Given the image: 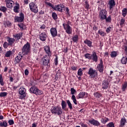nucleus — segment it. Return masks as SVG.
<instances>
[{"instance_id": "59", "label": "nucleus", "mask_w": 127, "mask_h": 127, "mask_svg": "<svg viewBox=\"0 0 127 127\" xmlns=\"http://www.w3.org/2000/svg\"><path fill=\"white\" fill-rule=\"evenodd\" d=\"M55 65H57L58 64V57L56 56V58L55 60Z\"/></svg>"}, {"instance_id": "39", "label": "nucleus", "mask_w": 127, "mask_h": 127, "mask_svg": "<svg viewBox=\"0 0 127 127\" xmlns=\"http://www.w3.org/2000/svg\"><path fill=\"white\" fill-rule=\"evenodd\" d=\"M125 22H126V20L124 18H122L120 22V25L121 26V27H123V26H124Z\"/></svg>"}, {"instance_id": "2", "label": "nucleus", "mask_w": 127, "mask_h": 127, "mask_svg": "<svg viewBox=\"0 0 127 127\" xmlns=\"http://www.w3.org/2000/svg\"><path fill=\"white\" fill-rule=\"evenodd\" d=\"M70 24H71V22L69 21L63 24L64 29L67 34H72V31H73V29L70 26Z\"/></svg>"}, {"instance_id": "10", "label": "nucleus", "mask_w": 127, "mask_h": 127, "mask_svg": "<svg viewBox=\"0 0 127 127\" xmlns=\"http://www.w3.org/2000/svg\"><path fill=\"white\" fill-rule=\"evenodd\" d=\"M20 16H15V21H17V22H22L23 20H24V14L21 12L19 14Z\"/></svg>"}, {"instance_id": "17", "label": "nucleus", "mask_w": 127, "mask_h": 127, "mask_svg": "<svg viewBox=\"0 0 127 127\" xmlns=\"http://www.w3.org/2000/svg\"><path fill=\"white\" fill-rule=\"evenodd\" d=\"M7 39L8 45L12 46V44L15 42V39H14V38H10L9 37H7Z\"/></svg>"}, {"instance_id": "28", "label": "nucleus", "mask_w": 127, "mask_h": 127, "mask_svg": "<svg viewBox=\"0 0 127 127\" xmlns=\"http://www.w3.org/2000/svg\"><path fill=\"white\" fill-rule=\"evenodd\" d=\"M3 24L5 27H6V26L7 27H9V26H11V23L8 20H6L5 21H4L3 23Z\"/></svg>"}, {"instance_id": "47", "label": "nucleus", "mask_w": 127, "mask_h": 127, "mask_svg": "<svg viewBox=\"0 0 127 127\" xmlns=\"http://www.w3.org/2000/svg\"><path fill=\"white\" fill-rule=\"evenodd\" d=\"M78 76H82L83 75V70L82 68H79L77 72Z\"/></svg>"}, {"instance_id": "3", "label": "nucleus", "mask_w": 127, "mask_h": 127, "mask_svg": "<svg viewBox=\"0 0 127 127\" xmlns=\"http://www.w3.org/2000/svg\"><path fill=\"white\" fill-rule=\"evenodd\" d=\"M87 74L89 75L90 78L94 79L95 81L98 80V72H97V70L93 69V68L89 69Z\"/></svg>"}, {"instance_id": "19", "label": "nucleus", "mask_w": 127, "mask_h": 127, "mask_svg": "<svg viewBox=\"0 0 127 127\" xmlns=\"http://www.w3.org/2000/svg\"><path fill=\"white\" fill-rule=\"evenodd\" d=\"M40 39L42 41H45L46 40V38L47 37V36L46 35L45 33H42L39 35Z\"/></svg>"}, {"instance_id": "16", "label": "nucleus", "mask_w": 127, "mask_h": 127, "mask_svg": "<svg viewBox=\"0 0 127 127\" xmlns=\"http://www.w3.org/2000/svg\"><path fill=\"white\" fill-rule=\"evenodd\" d=\"M91 60H93L94 62H98V56L96 52L92 53L91 56Z\"/></svg>"}, {"instance_id": "44", "label": "nucleus", "mask_w": 127, "mask_h": 127, "mask_svg": "<svg viewBox=\"0 0 127 127\" xmlns=\"http://www.w3.org/2000/svg\"><path fill=\"white\" fill-rule=\"evenodd\" d=\"M117 55H118V53H117V52L115 51L112 52L111 53V57L112 58H114V57H117Z\"/></svg>"}, {"instance_id": "4", "label": "nucleus", "mask_w": 127, "mask_h": 127, "mask_svg": "<svg viewBox=\"0 0 127 127\" xmlns=\"http://www.w3.org/2000/svg\"><path fill=\"white\" fill-rule=\"evenodd\" d=\"M52 114L54 115H58V116H61L62 115V108L60 106L53 107L51 111Z\"/></svg>"}, {"instance_id": "48", "label": "nucleus", "mask_w": 127, "mask_h": 127, "mask_svg": "<svg viewBox=\"0 0 127 127\" xmlns=\"http://www.w3.org/2000/svg\"><path fill=\"white\" fill-rule=\"evenodd\" d=\"M66 103L70 110H72V109H73V107H72V104H71L70 100H67Z\"/></svg>"}, {"instance_id": "9", "label": "nucleus", "mask_w": 127, "mask_h": 127, "mask_svg": "<svg viewBox=\"0 0 127 127\" xmlns=\"http://www.w3.org/2000/svg\"><path fill=\"white\" fill-rule=\"evenodd\" d=\"M97 68L99 71L100 73H103L104 72V64L103 62V60H100V63L97 66Z\"/></svg>"}, {"instance_id": "29", "label": "nucleus", "mask_w": 127, "mask_h": 127, "mask_svg": "<svg viewBox=\"0 0 127 127\" xmlns=\"http://www.w3.org/2000/svg\"><path fill=\"white\" fill-rule=\"evenodd\" d=\"M84 43H85V44H87L89 47H92V42H91V41L89 40H86L84 41Z\"/></svg>"}, {"instance_id": "6", "label": "nucleus", "mask_w": 127, "mask_h": 127, "mask_svg": "<svg viewBox=\"0 0 127 127\" xmlns=\"http://www.w3.org/2000/svg\"><path fill=\"white\" fill-rule=\"evenodd\" d=\"M107 14H108V12H107V10L106 9L101 10L99 13V17L100 20L103 21L106 19Z\"/></svg>"}, {"instance_id": "20", "label": "nucleus", "mask_w": 127, "mask_h": 127, "mask_svg": "<svg viewBox=\"0 0 127 127\" xmlns=\"http://www.w3.org/2000/svg\"><path fill=\"white\" fill-rule=\"evenodd\" d=\"M13 37L16 39V40H19L21 37H22V33H19L15 35H13Z\"/></svg>"}, {"instance_id": "34", "label": "nucleus", "mask_w": 127, "mask_h": 127, "mask_svg": "<svg viewBox=\"0 0 127 127\" xmlns=\"http://www.w3.org/2000/svg\"><path fill=\"white\" fill-rule=\"evenodd\" d=\"M0 9L1 11L3 12L4 13H5V12H6V10H7V8H6V7H5L4 6H1L0 7Z\"/></svg>"}, {"instance_id": "12", "label": "nucleus", "mask_w": 127, "mask_h": 127, "mask_svg": "<svg viewBox=\"0 0 127 127\" xmlns=\"http://www.w3.org/2000/svg\"><path fill=\"white\" fill-rule=\"evenodd\" d=\"M89 123H90L91 125H93V126H95V127H100V126H101V123L95 119L89 120Z\"/></svg>"}, {"instance_id": "23", "label": "nucleus", "mask_w": 127, "mask_h": 127, "mask_svg": "<svg viewBox=\"0 0 127 127\" xmlns=\"http://www.w3.org/2000/svg\"><path fill=\"white\" fill-rule=\"evenodd\" d=\"M126 123H127V120H126V118H125V117L122 118L120 121L121 125L120 127H124L126 125Z\"/></svg>"}, {"instance_id": "41", "label": "nucleus", "mask_w": 127, "mask_h": 127, "mask_svg": "<svg viewBox=\"0 0 127 127\" xmlns=\"http://www.w3.org/2000/svg\"><path fill=\"white\" fill-rule=\"evenodd\" d=\"M0 84L1 86H3L4 85V82H3V77L1 74L0 75Z\"/></svg>"}, {"instance_id": "25", "label": "nucleus", "mask_w": 127, "mask_h": 127, "mask_svg": "<svg viewBox=\"0 0 127 127\" xmlns=\"http://www.w3.org/2000/svg\"><path fill=\"white\" fill-rule=\"evenodd\" d=\"M37 89V87L36 86H32L30 88V92L32 93V94H35L36 92V90Z\"/></svg>"}, {"instance_id": "46", "label": "nucleus", "mask_w": 127, "mask_h": 127, "mask_svg": "<svg viewBox=\"0 0 127 127\" xmlns=\"http://www.w3.org/2000/svg\"><path fill=\"white\" fill-rule=\"evenodd\" d=\"M78 36L77 35H75L73 36V38H72L73 42H77L78 41Z\"/></svg>"}, {"instance_id": "32", "label": "nucleus", "mask_w": 127, "mask_h": 127, "mask_svg": "<svg viewBox=\"0 0 127 127\" xmlns=\"http://www.w3.org/2000/svg\"><path fill=\"white\" fill-rule=\"evenodd\" d=\"M122 64H127V58L123 57L121 59Z\"/></svg>"}, {"instance_id": "13", "label": "nucleus", "mask_w": 127, "mask_h": 127, "mask_svg": "<svg viewBox=\"0 0 127 127\" xmlns=\"http://www.w3.org/2000/svg\"><path fill=\"white\" fill-rule=\"evenodd\" d=\"M53 8L55 10H57V11H61V12H62V8H64V5L63 4H60L56 5Z\"/></svg>"}, {"instance_id": "30", "label": "nucleus", "mask_w": 127, "mask_h": 127, "mask_svg": "<svg viewBox=\"0 0 127 127\" xmlns=\"http://www.w3.org/2000/svg\"><path fill=\"white\" fill-rule=\"evenodd\" d=\"M61 105L62 107V109L65 110V109H66V107H67V103H66V102H65V101L64 100H62Z\"/></svg>"}, {"instance_id": "61", "label": "nucleus", "mask_w": 127, "mask_h": 127, "mask_svg": "<svg viewBox=\"0 0 127 127\" xmlns=\"http://www.w3.org/2000/svg\"><path fill=\"white\" fill-rule=\"evenodd\" d=\"M71 70H73V71H76L77 70V67L74 66H71Z\"/></svg>"}, {"instance_id": "58", "label": "nucleus", "mask_w": 127, "mask_h": 127, "mask_svg": "<svg viewBox=\"0 0 127 127\" xmlns=\"http://www.w3.org/2000/svg\"><path fill=\"white\" fill-rule=\"evenodd\" d=\"M19 27L20 28V29L23 30V23H20L18 25Z\"/></svg>"}, {"instance_id": "42", "label": "nucleus", "mask_w": 127, "mask_h": 127, "mask_svg": "<svg viewBox=\"0 0 127 127\" xmlns=\"http://www.w3.org/2000/svg\"><path fill=\"white\" fill-rule=\"evenodd\" d=\"M94 97L97 99H100V97H102V94L96 92L94 93Z\"/></svg>"}, {"instance_id": "37", "label": "nucleus", "mask_w": 127, "mask_h": 127, "mask_svg": "<svg viewBox=\"0 0 127 127\" xmlns=\"http://www.w3.org/2000/svg\"><path fill=\"white\" fill-rule=\"evenodd\" d=\"M101 122L102 124L105 125L107 122H109V119L107 118H102L101 120Z\"/></svg>"}, {"instance_id": "21", "label": "nucleus", "mask_w": 127, "mask_h": 127, "mask_svg": "<svg viewBox=\"0 0 127 127\" xmlns=\"http://www.w3.org/2000/svg\"><path fill=\"white\" fill-rule=\"evenodd\" d=\"M15 4L16 5L14 6L13 7V11H14V12L18 13V12H19L18 10L19 9V3H17V2H16Z\"/></svg>"}, {"instance_id": "1", "label": "nucleus", "mask_w": 127, "mask_h": 127, "mask_svg": "<svg viewBox=\"0 0 127 127\" xmlns=\"http://www.w3.org/2000/svg\"><path fill=\"white\" fill-rule=\"evenodd\" d=\"M44 49L47 55L44 57L43 64L44 66H45L47 68L50 66V64L49 62L50 61V57H51L52 54L51 53V51H50V47H49V46H45Z\"/></svg>"}, {"instance_id": "26", "label": "nucleus", "mask_w": 127, "mask_h": 127, "mask_svg": "<svg viewBox=\"0 0 127 127\" xmlns=\"http://www.w3.org/2000/svg\"><path fill=\"white\" fill-rule=\"evenodd\" d=\"M61 74V72L60 71V69H58L57 71V69L56 70V74L55 75V79L58 80L59 77H60V75Z\"/></svg>"}, {"instance_id": "49", "label": "nucleus", "mask_w": 127, "mask_h": 127, "mask_svg": "<svg viewBox=\"0 0 127 127\" xmlns=\"http://www.w3.org/2000/svg\"><path fill=\"white\" fill-rule=\"evenodd\" d=\"M104 19H105L106 22H111V21H112V17H111V15H109L108 17H107L106 16V18Z\"/></svg>"}, {"instance_id": "63", "label": "nucleus", "mask_w": 127, "mask_h": 127, "mask_svg": "<svg viewBox=\"0 0 127 127\" xmlns=\"http://www.w3.org/2000/svg\"><path fill=\"white\" fill-rule=\"evenodd\" d=\"M93 30H95V31H97V30H98V27H96V26H94L93 27Z\"/></svg>"}, {"instance_id": "11", "label": "nucleus", "mask_w": 127, "mask_h": 127, "mask_svg": "<svg viewBox=\"0 0 127 127\" xmlns=\"http://www.w3.org/2000/svg\"><path fill=\"white\" fill-rule=\"evenodd\" d=\"M6 5L7 8H12L14 4V2L12 0H5Z\"/></svg>"}, {"instance_id": "60", "label": "nucleus", "mask_w": 127, "mask_h": 127, "mask_svg": "<svg viewBox=\"0 0 127 127\" xmlns=\"http://www.w3.org/2000/svg\"><path fill=\"white\" fill-rule=\"evenodd\" d=\"M19 67H21V68H22L24 67V64H23V62H21L19 64Z\"/></svg>"}, {"instance_id": "43", "label": "nucleus", "mask_w": 127, "mask_h": 127, "mask_svg": "<svg viewBox=\"0 0 127 127\" xmlns=\"http://www.w3.org/2000/svg\"><path fill=\"white\" fill-rule=\"evenodd\" d=\"M127 8H124L122 10V15L124 16V17H126V16L127 15Z\"/></svg>"}, {"instance_id": "51", "label": "nucleus", "mask_w": 127, "mask_h": 127, "mask_svg": "<svg viewBox=\"0 0 127 127\" xmlns=\"http://www.w3.org/2000/svg\"><path fill=\"white\" fill-rule=\"evenodd\" d=\"M107 127H115V124L113 122H110L107 125Z\"/></svg>"}, {"instance_id": "15", "label": "nucleus", "mask_w": 127, "mask_h": 127, "mask_svg": "<svg viewBox=\"0 0 127 127\" xmlns=\"http://www.w3.org/2000/svg\"><path fill=\"white\" fill-rule=\"evenodd\" d=\"M25 93H26V89L23 87H21L19 89V94L20 95H22L23 98H25L26 95Z\"/></svg>"}, {"instance_id": "7", "label": "nucleus", "mask_w": 127, "mask_h": 127, "mask_svg": "<svg viewBox=\"0 0 127 127\" xmlns=\"http://www.w3.org/2000/svg\"><path fill=\"white\" fill-rule=\"evenodd\" d=\"M29 8L30 9L32 12L34 13H37L38 12V6L35 3L31 2L29 3Z\"/></svg>"}, {"instance_id": "50", "label": "nucleus", "mask_w": 127, "mask_h": 127, "mask_svg": "<svg viewBox=\"0 0 127 127\" xmlns=\"http://www.w3.org/2000/svg\"><path fill=\"white\" fill-rule=\"evenodd\" d=\"M7 96V92H1L0 93V97H6Z\"/></svg>"}, {"instance_id": "18", "label": "nucleus", "mask_w": 127, "mask_h": 127, "mask_svg": "<svg viewBox=\"0 0 127 127\" xmlns=\"http://www.w3.org/2000/svg\"><path fill=\"white\" fill-rule=\"evenodd\" d=\"M110 9H112L116 5V2L115 0H110L108 2Z\"/></svg>"}, {"instance_id": "53", "label": "nucleus", "mask_w": 127, "mask_h": 127, "mask_svg": "<svg viewBox=\"0 0 127 127\" xmlns=\"http://www.w3.org/2000/svg\"><path fill=\"white\" fill-rule=\"evenodd\" d=\"M8 45H8V43H7V42H5L3 43V46L5 49H6V48H7V47H8Z\"/></svg>"}, {"instance_id": "36", "label": "nucleus", "mask_w": 127, "mask_h": 127, "mask_svg": "<svg viewBox=\"0 0 127 127\" xmlns=\"http://www.w3.org/2000/svg\"><path fill=\"white\" fill-rule=\"evenodd\" d=\"M127 82H124V83L122 85V91L123 92H125L126 91V89H127Z\"/></svg>"}, {"instance_id": "57", "label": "nucleus", "mask_w": 127, "mask_h": 127, "mask_svg": "<svg viewBox=\"0 0 127 127\" xmlns=\"http://www.w3.org/2000/svg\"><path fill=\"white\" fill-rule=\"evenodd\" d=\"M112 29V28L111 27H108L106 30V31L107 33H110V32H111V30Z\"/></svg>"}, {"instance_id": "33", "label": "nucleus", "mask_w": 127, "mask_h": 127, "mask_svg": "<svg viewBox=\"0 0 127 127\" xmlns=\"http://www.w3.org/2000/svg\"><path fill=\"white\" fill-rule=\"evenodd\" d=\"M84 57L86 58V59H89V60H92V55L90 54H85Z\"/></svg>"}, {"instance_id": "5", "label": "nucleus", "mask_w": 127, "mask_h": 127, "mask_svg": "<svg viewBox=\"0 0 127 127\" xmlns=\"http://www.w3.org/2000/svg\"><path fill=\"white\" fill-rule=\"evenodd\" d=\"M29 52H30V44L27 42V43L23 47L21 54H22L23 56L27 55Z\"/></svg>"}, {"instance_id": "35", "label": "nucleus", "mask_w": 127, "mask_h": 127, "mask_svg": "<svg viewBox=\"0 0 127 127\" xmlns=\"http://www.w3.org/2000/svg\"><path fill=\"white\" fill-rule=\"evenodd\" d=\"M12 55V51H7L5 54V57H10V55Z\"/></svg>"}, {"instance_id": "54", "label": "nucleus", "mask_w": 127, "mask_h": 127, "mask_svg": "<svg viewBox=\"0 0 127 127\" xmlns=\"http://www.w3.org/2000/svg\"><path fill=\"white\" fill-rule=\"evenodd\" d=\"M8 123L9 126H12V125L14 124V122L12 120H9L8 121Z\"/></svg>"}, {"instance_id": "52", "label": "nucleus", "mask_w": 127, "mask_h": 127, "mask_svg": "<svg viewBox=\"0 0 127 127\" xmlns=\"http://www.w3.org/2000/svg\"><path fill=\"white\" fill-rule=\"evenodd\" d=\"M90 6V5L89 4V2L88 1H85V4H84L85 8H86V9H88Z\"/></svg>"}, {"instance_id": "27", "label": "nucleus", "mask_w": 127, "mask_h": 127, "mask_svg": "<svg viewBox=\"0 0 127 127\" xmlns=\"http://www.w3.org/2000/svg\"><path fill=\"white\" fill-rule=\"evenodd\" d=\"M42 94H43V92L37 88V90H36V92H35V95L36 96H40V95H42Z\"/></svg>"}, {"instance_id": "8", "label": "nucleus", "mask_w": 127, "mask_h": 127, "mask_svg": "<svg viewBox=\"0 0 127 127\" xmlns=\"http://www.w3.org/2000/svg\"><path fill=\"white\" fill-rule=\"evenodd\" d=\"M23 55L21 54V52L19 53V54L17 56H16L15 58V61H14V64L16 65V64H19L20 63V61H21V59H22Z\"/></svg>"}, {"instance_id": "62", "label": "nucleus", "mask_w": 127, "mask_h": 127, "mask_svg": "<svg viewBox=\"0 0 127 127\" xmlns=\"http://www.w3.org/2000/svg\"><path fill=\"white\" fill-rule=\"evenodd\" d=\"M29 74V71H28V70L25 69V75H28Z\"/></svg>"}, {"instance_id": "45", "label": "nucleus", "mask_w": 127, "mask_h": 127, "mask_svg": "<svg viewBox=\"0 0 127 127\" xmlns=\"http://www.w3.org/2000/svg\"><path fill=\"white\" fill-rule=\"evenodd\" d=\"M52 16L53 19H54V20H56L58 18L57 14H56V13H55V12L52 13Z\"/></svg>"}, {"instance_id": "14", "label": "nucleus", "mask_w": 127, "mask_h": 127, "mask_svg": "<svg viewBox=\"0 0 127 127\" xmlns=\"http://www.w3.org/2000/svg\"><path fill=\"white\" fill-rule=\"evenodd\" d=\"M50 32L52 37H56L57 36V29L56 28L52 27L51 28Z\"/></svg>"}, {"instance_id": "31", "label": "nucleus", "mask_w": 127, "mask_h": 127, "mask_svg": "<svg viewBox=\"0 0 127 127\" xmlns=\"http://www.w3.org/2000/svg\"><path fill=\"white\" fill-rule=\"evenodd\" d=\"M7 127V123L6 121H4L3 122L0 123V127Z\"/></svg>"}, {"instance_id": "24", "label": "nucleus", "mask_w": 127, "mask_h": 127, "mask_svg": "<svg viewBox=\"0 0 127 127\" xmlns=\"http://www.w3.org/2000/svg\"><path fill=\"white\" fill-rule=\"evenodd\" d=\"M85 92H80L77 96H76V98L77 99H83L84 97H85Z\"/></svg>"}, {"instance_id": "38", "label": "nucleus", "mask_w": 127, "mask_h": 127, "mask_svg": "<svg viewBox=\"0 0 127 127\" xmlns=\"http://www.w3.org/2000/svg\"><path fill=\"white\" fill-rule=\"evenodd\" d=\"M98 33L102 37H104L106 35V33L103 31L101 29L98 30Z\"/></svg>"}, {"instance_id": "56", "label": "nucleus", "mask_w": 127, "mask_h": 127, "mask_svg": "<svg viewBox=\"0 0 127 127\" xmlns=\"http://www.w3.org/2000/svg\"><path fill=\"white\" fill-rule=\"evenodd\" d=\"M46 4H47V5H49V6H51V7H52V8H54V7H53V4H52V3L49 2H46Z\"/></svg>"}, {"instance_id": "22", "label": "nucleus", "mask_w": 127, "mask_h": 127, "mask_svg": "<svg viewBox=\"0 0 127 127\" xmlns=\"http://www.w3.org/2000/svg\"><path fill=\"white\" fill-rule=\"evenodd\" d=\"M109 87V82L107 80H104L102 83V89H107Z\"/></svg>"}, {"instance_id": "64", "label": "nucleus", "mask_w": 127, "mask_h": 127, "mask_svg": "<svg viewBox=\"0 0 127 127\" xmlns=\"http://www.w3.org/2000/svg\"><path fill=\"white\" fill-rule=\"evenodd\" d=\"M81 127H88V125H86V124H81Z\"/></svg>"}, {"instance_id": "55", "label": "nucleus", "mask_w": 127, "mask_h": 127, "mask_svg": "<svg viewBox=\"0 0 127 127\" xmlns=\"http://www.w3.org/2000/svg\"><path fill=\"white\" fill-rule=\"evenodd\" d=\"M70 92H71V95H74V94H75V92H76V90H75V89L71 88L70 89Z\"/></svg>"}, {"instance_id": "40", "label": "nucleus", "mask_w": 127, "mask_h": 127, "mask_svg": "<svg viewBox=\"0 0 127 127\" xmlns=\"http://www.w3.org/2000/svg\"><path fill=\"white\" fill-rule=\"evenodd\" d=\"M71 100H72V101L75 105H77L78 104L77 103V100L76 99V97L75 96V95H72Z\"/></svg>"}]
</instances>
